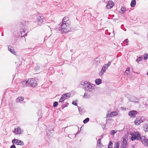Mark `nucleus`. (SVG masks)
<instances>
[{"label":"nucleus","mask_w":148,"mask_h":148,"mask_svg":"<svg viewBox=\"0 0 148 148\" xmlns=\"http://www.w3.org/2000/svg\"><path fill=\"white\" fill-rule=\"evenodd\" d=\"M72 104L74 105H75V106H76L77 105V103H76V102L75 101H73V102H72Z\"/></svg>","instance_id":"473e14b6"},{"label":"nucleus","mask_w":148,"mask_h":148,"mask_svg":"<svg viewBox=\"0 0 148 148\" xmlns=\"http://www.w3.org/2000/svg\"><path fill=\"white\" fill-rule=\"evenodd\" d=\"M144 59L146 60L148 59V54L145 53L143 56Z\"/></svg>","instance_id":"4be33fe9"},{"label":"nucleus","mask_w":148,"mask_h":148,"mask_svg":"<svg viewBox=\"0 0 148 148\" xmlns=\"http://www.w3.org/2000/svg\"><path fill=\"white\" fill-rule=\"evenodd\" d=\"M8 50L10 51L12 53L14 54V55H16V52L15 51L13 48L11 46H9L8 47Z\"/></svg>","instance_id":"ddd939ff"},{"label":"nucleus","mask_w":148,"mask_h":148,"mask_svg":"<svg viewBox=\"0 0 148 148\" xmlns=\"http://www.w3.org/2000/svg\"><path fill=\"white\" fill-rule=\"evenodd\" d=\"M136 4V1L135 0H132L130 3L131 6L132 7H134Z\"/></svg>","instance_id":"f3484780"},{"label":"nucleus","mask_w":148,"mask_h":148,"mask_svg":"<svg viewBox=\"0 0 148 148\" xmlns=\"http://www.w3.org/2000/svg\"><path fill=\"white\" fill-rule=\"evenodd\" d=\"M126 8L125 7H122L121 8V13H122V14L124 13L126 11Z\"/></svg>","instance_id":"412c9836"},{"label":"nucleus","mask_w":148,"mask_h":148,"mask_svg":"<svg viewBox=\"0 0 148 148\" xmlns=\"http://www.w3.org/2000/svg\"><path fill=\"white\" fill-rule=\"evenodd\" d=\"M78 110L80 112L82 111V109L80 108H78Z\"/></svg>","instance_id":"c9c22d12"},{"label":"nucleus","mask_w":148,"mask_h":148,"mask_svg":"<svg viewBox=\"0 0 148 148\" xmlns=\"http://www.w3.org/2000/svg\"><path fill=\"white\" fill-rule=\"evenodd\" d=\"M123 141L121 147H122V148H126L128 140V136L127 135H125L123 137Z\"/></svg>","instance_id":"423d86ee"},{"label":"nucleus","mask_w":148,"mask_h":148,"mask_svg":"<svg viewBox=\"0 0 148 148\" xmlns=\"http://www.w3.org/2000/svg\"><path fill=\"white\" fill-rule=\"evenodd\" d=\"M112 142H110L109 145L108 146V148H112Z\"/></svg>","instance_id":"cd10ccee"},{"label":"nucleus","mask_w":148,"mask_h":148,"mask_svg":"<svg viewBox=\"0 0 148 148\" xmlns=\"http://www.w3.org/2000/svg\"><path fill=\"white\" fill-rule=\"evenodd\" d=\"M70 23L69 21V18L67 17H64L61 23Z\"/></svg>","instance_id":"4468645a"},{"label":"nucleus","mask_w":148,"mask_h":148,"mask_svg":"<svg viewBox=\"0 0 148 148\" xmlns=\"http://www.w3.org/2000/svg\"><path fill=\"white\" fill-rule=\"evenodd\" d=\"M47 134H48L49 133H48V132H47Z\"/></svg>","instance_id":"ea45409f"},{"label":"nucleus","mask_w":148,"mask_h":148,"mask_svg":"<svg viewBox=\"0 0 148 148\" xmlns=\"http://www.w3.org/2000/svg\"><path fill=\"white\" fill-rule=\"evenodd\" d=\"M24 99V98L23 97H18L16 99V102L18 103L22 101Z\"/></svg>","instance_id":"dca6fc26"},{"label":"nucleus","mask_w":148,"mask_h":148,"mask_svg":"<svg viewBox=\"0 0 148 148\" xmlns=\"http://www.w3.org/2000/svg\"><path fill=\"white\" fill-rule=\"evenodd\" d=\"M142 117L140 116L136 118L134 121V123L136 125H140L141 122H143V120H142Z\"/></svg>","instance_id":"9d476101"},{"label":"nucleus","mask_w":148,"mask_h":148,"mask_svg":"<svg viewBox=\"0 0 148 148\" xmlns=\"http://www.w3.org/2000/svg\"><path fill=\"white\" fill-rule=\"evenodd\" d=\"M110 64L111 62L109 61L108 62L107 64H103L102 68L101 70L99 73V75L100 76H102L103 75L106 70L108 69V67L110 65Z\"/></svg>","instance_id":"20e7f679"},{"label":"nucleus","mask_w":148,"mask_h":148,"mask_svg":"<svg viewBox=\"0 0 148 148\" xmlns=\"http://www.w3.org/2000/svg\"><path fill=\"white\" fill-rule=\"evenodd\" d=\"M121 109L123 110H126V108H124V107H122V108H121Z\"/></svg>","instance_id":"72a5a7b5"},{"label":"nucleus","mask_w":148,"mask_h":148,"mask_svg":"<svg viewBox=\"0 0 148 148\" xmlns=\"http://www.w3.org/2000/svg\"><path fill=\"white\" fill-rule=\"evenodd\" d=\"M95 82L97 85H99L101 83L102 80L100 79H95Z\"/></svg>","instance_id":"2eb2a0df"},{"label":"nucleus","mask_w":148,"mask_h":148,"mask_svg":"<svg viewBox=\"0 0 148 148\" xmlns=\"http://www.w3.org/2000/svg\"><path fill=\"white\" fill-rule=\"evenodd\" d=\"M147 75H148V72L147 73Z\"/></svg>","instance_id":"58836bf2"},{"label":"nucleus","mask_w":148,"mask_h":148,"mask_svg":"<svg viewBox=\"0 0 148 148\" xmlns=\"http://www.w3.org/2000/svg\"><path fill=\"white\" fill-rule=\"evenodd\" d=\"M68 105L69 103H65V105H64V107H66Z\"/></svg>","instance_id":"f704fd0d"},{"label":"nucleus","mask_w":148,"mask_h":148,"mask_svg":"<svg viewBox=\"0 0 148 148\" xmlns=\"http://www.w3.org/2000/svg\"><path fill=\"white\" fill-rule=\"evenodd\" d=\"M38 18L39 19V21L40 22H42L44 21V19L40 16Z\"/></svg>","instance_id":"bb28decb"},{"label":"nucleus","mask_w":148,"mask_h":148,"mask_svg":"<svg viewBox=\"0 0 148 148\" xmlns=\"http://www.w3.org/2000/svg\"><path fill=\"white\" fill-rule=\"evenodd\" d=\"M10 148H16V147L14 145H13L10 147Z\"/></svg>","instance_id":"7c9ffc66"},{"label":"nucleus","mask_w":148,"mask_h":148,"mask_svg":"<svg viewBox=\"0 0 148 148\" xmlns=\"http://www.w3.org/2000/svg\"><path fill=\"white\" fill-rule=\"evenodd\" d=\"M80 84L84 86L86 91L84 97L85 99L90 97L93 95L95 91V85L89 82L86 83L84 82H81Z\"/></svg>","instance_id":"f257e3e1"},{"label":"nucleus","mask_w":148,"mask_h":148,"mask_svg":"<svg viewBox=\"0 0 148 148\" xmlns=\"http://www.w3.org/2000/svg\"><path fill=\"white\" fill-rule=\"evenodd\" d=\"M60 25L61 31L63 33H66L68 32L71 29V28L70 25V23H61Z\"/></svg>","instance_id":"7ed1b4c3"},{"label":"nucleus","mask_w":148,"mask_h":148,"mask_svg":"<svg viewBox=\"0 0 148 148\" xmlns=\"http://www.w3.org/2000/svg\"><path fill=\"white\" fill-rule=\"evenodd\" d=\"M119 143H116L114 145V148H119Z\"/></svg>","instance_id":"393cba45"},{"label":"nucleus","mask_w":148,"mask_h":148,"mask_svg":"<svg viewBox=\"0 0 148 148\" xmlns=\"http://www.w3.org/2000/svg\"><path fill=\"white\" fill-rule=\"evenodd\" d=\"M114 5V3L112 1H109L108 2L106 6V8L107 9L112 8Z\"/></svg>","instance_id":"9b49d317"},{"label":"nucleus","mask_w":148,"mask_h":148,"mask_svg":"<svg viewBox=\"0 0 148 148\" xmlns=\"http://www.w3.org/2000/svg\"><path fill=\"white\" fill-rule=\"evenodd\" d=\"M117 114V112H112L110 113V116H114L116 115Z\"/></svg>","instance_id":"a211bd4d"},{"label":"nucleus","mask_w":148,"mask_h":148,"mask_svg":"<svg viewBox=\"0 0 148 148\" xmlns=\"http://www.w3.org/2000/svg\"><path fill=\"white\" fill-rule=\"evenodd\" d=\"M121 44H122V46H123V44H122V43H121Z\"/></svg>","instance_id":"4c0bfd02"},{"label":"nucleus","mask_w":148,"mask_h":148,"mask_svg":"<svg viewBox=\"0 0 148 148\" xmlns=\"http://www.w3.org/2000/svg\"><path fill=\"white\" fill-rule=\"evenodd\" d=\"M110 116V114H108L107 115L106 117L107 118H108V116Z\"/></svg>","instance_id":"e433bc0d"},{"label":"nucleus","mask_w":148,"mask_h":148,"mask_svg":"<svg viewBox=\"0 0 148 148\" xmlns=\"http://www.w3.org/2000/svg\"><path fill=\"white\" fill-rule=\"evenodd\" d=\"M143 59V57H139L138 59H137L136 60V61L138 62V63L139 61L142 60Z\"/></svg>","instance_id":"5701e85b"},{"label":"nucleus","mask_w":148,"mask_h":148,"mask_svg":"<svg viewBox=\"0 0 148 148\" xmlns=\"http://www.w3.org/2000/svg\"><path fill=\"white\" fill-rule=\"evenodd\" d=\"M29 80L30 83V85L33 87H36L37 86V82L36 80L34 79H29Z\"/></svg>","instance_id":"1a4fd4ad"},{"label":"nucleus","mask_w":148,"mask_h":148,"mask_svg":"<svg viewBox=\"0 0 148 148\" xmlns=\"http://www.w3.org/2000/svg\"><path fill=\"white\" fill-rule=\"evenodd\" d=\"M130 138L132 140L136 139L140 140L145 146H148V139L144 136H141V134L138 132L133 131L128 134Z\"/></svg>","instance_id":"f03ea898"},{"label":"nucleus","mask_w":148,"mask_h":148,"mask_svg":"<svg viewBox=\"0 0 148 148\" xmlns=\"http://www.w3.org/2000/svg\"><path fill=\"white\" fill-rule=\"evenodd\" d=\"M125 42L126 44L127 43L129 42L128 39H126L124 41Z\"/></svg>","instance_id":"2f4dec72"},{"label":"nucleus","mask_w":148,"mask_h":148,"mask_svg":"<svg viewBox=\"0 0 148 148\" xmlns=\"http://www.w3.org/2000/svg\"><path fill=\"white\" fill-rule=\"evenodd\" d=\"M13 132L16 135H19L22 134L23 132V130L21 129L20 127L17 126L15 127Z\"/></svg>","instance_id":"0eeeda50"},{"label":"nucleus","mask_w":148,"mask_h":148,"mask_svg":"<svg viewBox=\"0 0 148 148\" xmlns=\"http://www.w3.org/2000/svg\"><path fill=\"white\" fill-rule=\"evenodd\" d=\"M12 142L13 143L17 145H24V143L23 141L17 139H14L13 140H12Z\"/></svg>","instance_id":"6e6552de"},{"label":"nucleus","mask_w":148,"mask_h":148,"mask_svg":"<svg viewBox=\"0 0 148 148\" xmlns=\"http://www.w3.org/2000/svg\"><path fill=\"white\" fill-rule=\"evenodd\" d=\"M71 95V94L70 93H67L62 95L61 98L60 99L59 103H62L65 100L68 99Z\"/></svg>","instance_id":"39448f33"},{"label":"nucleus","mask_w":148,"mask_h":148,"mask_svg":"<svg viewBox=\"0 0 148 148\" xmlns=\"http://www.w3.org/2000/svg\"><path fill=\"white\" fill-rule=\"evenodd\" d=\"M24 84H26L27 85H28L29 84H30V83L29 80V79L27 80H25L23 82Z\"/></svg>","instance_id":"b1692460"},{"label":"nucleus","mask_w":148,"mask_h":148,"mask_svg":"<svg viewBox=\"0 0 148 148\" xmlns=\"http://www.w3.org/2000/svg\"><path fill=\"white\" fill-rule=\"evenodd\" d=\"M148 129V125L147 124H145L144 125V130L145 132H147Z\"/></svg>","instance_id":"6ab92c4d"},{"label":"nucleus","mask_w":148,"mask_h":148,"mask_svg":"<svg viewBox=\"0 0 148 148\" xmlns=\"http://www.w3.org/2000/svg\"><path fill=\"white\" fill-rule=\"evenodd\" d=\"M110 134L111 135H113L115 133V132L114 130H112L110 131Z\"/></svg>","instance_id":"c756f323"},{"label":"nucleus","mask_w":148,"mask_h":148,"mask_svg":"<svg viewBox=\"0 0 148 148\" xmlns=\"http://www.w3.org/2000/svg\"><path fill=\"white\" fill-rule=\"evenodd\" d=\"M130 71V69L129 68H127L125 72L124 73V74L125 75H127V76H128V74Z\"/></svg>","instance_id":"aec40b11"},{"label":"nucleus","mask_w":148,"mask_h":148,"mask_svg":"<svg viewBox=\"0 0 148 148\" xmlns=\"http://www.w3.org/2000/svg\"><path fill=\"white\" fill-rule=\"evenodd\" d=\"M137 114V112L135 110L130 111L128 113L129 116L132 118L135 117L136 116V115Z\"/></svg>","instance_id":"f8f14e48"},{"label":"nucleus","mask_w":148,"mask_h":148,"mask_svg":"<svg viewBox=\"0 0 148 148\" xmlns=\"http://www.w3.org/2000/svg\"><path fill=\"white\" fill-rule=\"evenodd\" d=\"M89 120V118H86L83 121V122L84 123H87Z\"/></svg>","instance_id":"a878e982"},{"label":"nucleus","mask_w":148,"mask_h":148,"mask_svg":"<svg viewBox=\"0 0 148 148\" xmlns=\"http://www.w3.org/2000/svg\"><path fill=\"white\" fill-rule=\"evenodd\" d=\"M58 105V102H55L53 103V106L54 107H56Z\"/></svg>","instance_id":"c85d7f7f"}]
</instances>
